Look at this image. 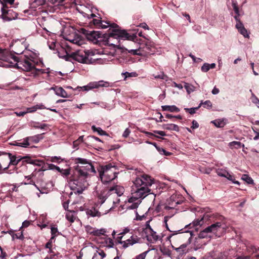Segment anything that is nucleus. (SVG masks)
Here are the masks:
<instances>
[{"label": "nucleus", "mask_w": 259, "mask_h": 259, "mask_svg": "<svg viewBox=\"0 0 259 259\" xmlns=\"http://www.w3.org/2000/svg\"><path fill=\"white\" fill-rule=\"evenodd\" d=\"M112 29H110L108 33L102 34L100 31H89L82 29V33L87 38V41L94 44L100 45V42L105 41L109 46H112L117 48L122 49L126 53L127 52L131 56L130 59L132 63L140 61L143 55L140 48L138 49L128 50L124 47H120V39L129 40L136 41L138 40L137 36L135 34H130L125 30L120 29L116 24L112 25Z\"/></svg>", "instance_id": "f257e3e1"}, {"label": "nucleus", "mask_w": 259, "mask_h": 259, "mask_svg": "<svg viewBox=\"0 0 259 259\" xmlns=\"http://www.w3.org/2000/svg\"><path fill=\"white\" fill-rule=\"evenodd\" d=\"M132 187V194L137 199L144 198L151 192L149 187L154 183V179L148 175L141 173L133 181Z\"/></svg>", "instance_id": "f03ea898"}, {"label": "nucleus", "mask_w": 259, "mask_h": 259, "mask_svg": "<svg viewBox=\"0 0 259 259\" xmlns=\"http://www.w3.org/2000/svg\"><path fill=\"white\" fill-rule=\"evenodd\" d=\"M180 231H175L168 238L172 248L180 252V254H182L184 253L187 246L191 243L192 233L189 231L179 232Z\"/></svg>", "instance_id": "7ed1b4c3"}, {"label": "nucleus", "mask_w": 259, "mask_h": 259, "mask_svg": "<svg viewBox=\"0 0 259 259\" xmlns=\"http://www.w3.org/2000/svg\"><path fill=\"white\" fill-rule=\"evenodd\" d=\"M205 217L208 218L213 223L200 232L198 236L200 238H204L208 236V233H212L216 236L221 233L225 228V218L218 213L205 214Z\"/></svg>", "instance_id": "20e7f679"}, {"label": "nucleus", "mask_w": 259, "mask_h": 259, "mask_svg": "<svg viewBox=\"0 0 259 259\" xmlns=\"http://www.w3.org/2000/svg\"><path fill=\"white\" fill-rule=\"evenodd\" d=\"M89 174L84 170H76L74 172V176L69 182L71 190L75 193L81 194L87 188L88 184L87 178Z\"/></svg>", "instance_id": "39448f33"}, {"label": "nucleus", "mask_w": 259, "mask_h": 259, "mask_svg": "<svg viewBox=\"0 0 259 259\" xmlns=\"http://www.w3.org/2000/svg\"><path fill=\"white\" fill-rule=\"evenodd\" d=\"M95 52L85 49L78 51L69 56L66 57V60L70 59L71 61H76L83 64H101L102 60L95 58Z\"/></svg>", "instance_id": "423d86ee"}, {"label": "nucleus", "mask_w": 259, "mask_h": 259, "mask_svg": "<svg viewBox=\"0 0 259 259\" xmlns=\"http://www.w3.org/2000/svg\"><path fill=\"white\" fill-rule=\"evenodd\" d=\"M100 177L103 183H108L115 179L119 173L117 166L112 163L100 165L98 168Z\"/></svg>", "instance_id": "0eeeda50"}, {"label": "nucleus", "mask_w": 259, "mask_h": 259, "mask_svg": "<svg viewBox=\"0 0 259 259\" xmlns=\"http://www.w3.org/2000/svg\"><path fill=\"white\" fill-rule=\"evenodd\" d=\"M141 240V238L137 235L136 232L132 231L131 233L127 235L117 237L116 241L117 243L121 244L123 248H126L135 244L140 243Z\"/></svg>", "instance_id": "6e6552de"}, {"label": "nucleus", "mask_w": 259, "mask_h": 259, "mask_svg": "<svg viewBox=\"0 0 259 259\" xmlns=\"http://www.w3.org/2000/svg\"><path fill=\"white\" fill-rule=\"evenodd\" d=\"M105 233H106V231L104 229L99 230L95 228L92 235L98 237H100L101 235H103V237L99 238L98 242L103 244V246L108 247H112L114 245L113 240L108 238L107 235H105Z\"/></svg>", "instance_id": "1a4fd4ad"}, {"label": "nucleus", "mask_w": 259, "mask_h": 259, "mask_svg": "<svg viewBox=\"0 0 259 259\" xmlns=\"http://www.w3.org/2000/svg\"><path fill=\"white\" fill-rule=\"evenodd\" d=\"M1 17L6 21H10L17 18L18 14L14 11L11 8H9L6 4L3 5L2 8Z\"/></svg>", "instance_id": "9d476101"}, {"label": "nucleus", "mask_w": 259, "mask_h": 259, "mask_svg": "<svg viewBox=\"0 0 259 259\" xmlns=\"http://www.w3.org/2000/svg\"><path fill=\"white\" fill-rule=\"evenodd\" d=\"M11 153H1L0 152V174L4 172L11 174L13 173L12 169H8V166L3 168V165L5 166L9 164L10 161V156Z\"/></svg>", "instance_id": "9b49d317"}, {"label": "nucleus", "mask_w": 259, "mask_h": 259, "mask_svg": "<svg viewBox=\"0 0 259 259\" xmlns=\"http://www.w3.org/2000/svg\"><path fill=\"white\" fill-rule=\"evenodd\" d=\"M75 163H80L81 164H87L85 166H77L75 170H84L87 171V174H89V172H95V169L92 164L90 160H87L85 158H75L74 159Z\"/></svg>", "instance_id": "f8f14e48"}, {"label": "nucleus", "mask_w": 259, "mask_h": 259, "mask_svg": "<svg viewBox=\"0 0 259 259\" xmlns=\"http://www.w3.org/2000/svg\"><path fill=\"white\" fill-rule=\"evenodd\" d=\"M0 60L11 64L13 63L12 60H14V62H16L14 65H18V63L20 62L18 57L15 56L6 50L1 49H0Z\"/></svg>", "instance_id": "ddd939ff"}, {"label": "nucleus", "mask_w": 259, "mask_h": 259, "mask_svg": "<svg viewBox=\"0 0 259 259\" xmlns=\"http://www.w3.org/2000/svg\"><path fill=\"white\" fill-rule=\"evenodd\" d=\"M134 259H159L157 249H150L136 256Z\"/></svg>", "instance_id": "4468645a"}, {"label": "nucleus", "mask_w": 259, "mask_h": 259, "mask_svg": "<svg viewBox=\"0 0 259 259\" xmlns=\"http://www.w3.org/2000/svg\"><path fill=\"white\" fill-rule=\"evenodd\" d=\"M143 232L148 241L154 243L161 239V236L158 235L152 228L143 229Z\"/></svg>", "instance_id": "2eb2a0df"}, {"label": "nucleus", "mask_w": 259, "mask_h": 259, "mask_svg": "<svg viewBox=\"0 0 259 259\" xmlns=\"http://www.w3.org/2000/svg\"><path fill=\"white\" fill-rule=\"evenodd\" d=\"M8 67H13L19 70H22L26 72H31L34 75H37L40 74H42L44 71L42 69H36L35 66H23L22 68L20 66H7Z\"/></svg>", "instance_id": "dca6fc26"}, {"label": "nucleus", "mask_w": 259, "mask_h": 259, "mask_svg": "<svg viewBox=\"0 0 259 259\" xmlns=\"http://www.w3.org/2000/svg\"><path fill=\"white\" fill-rule=\"evenodd\" d=\"M112 189L110 188L106 187L103 189L99 193H98V198L99 201L97 202L100 205L102 204L110 195H112Z\"/></svg>", "instance_id": "f3484780"}, {"label": "nucleus", "mask_w": 259, "mask_h": 259, "mask_svg": "<svg viewBox=\"0 0 259 259\" xmlns=\"http://www.w3.org/2000/svg\"><path fill=\"white\" fill-rule=\"evenodd\" d=\"M203 259H227V255L224 253L212 251L205 254Z\"/></svg>", "instance_id": "a211bd4d"}, {"label": "nucleus", "mask_w": 259, "mask_h": 259, "mask_svg": "<svg viewBox=\"0 0 259 259\" xmlns=\"http://www.w3.org/2000/svg\"><path fill=\"white\" fill-rule=\"evenodd\" d=\"M109 209L105 211V212H101L97 210L95 207H92L91 209H88L86 211V213L88 215H90L92 217H100L102 214H106L108 212Z\"/></svg>", "instance_id": "6ab92c4d"}, {"label": "nucleus", "mask_w": 259, "mask_h": 259, "mask_svg": "<svg viewBox=\"0 0 259 259\" xmlns=\"http://www.w3.org/2000/svg\"><path fill=\"white\" fill-rule=\"evenodd\" d=\"M51 90H54L55 94L58 96H60L62 98L68 97L67 92L62 87L55 86L54 87H52Z\"/></svg>", "instance_id": "aec40b11"}, {"label": "nucleus", "mask_w": 259, "mask_h": 259, "mask_svg": "<svg viewBox=\"0 0 259 259\" xmlns=\"http://www.w3.org/2000/svg\"><path fill=\"white\" fill-rule=\"evenodd\" d=\"M95 17H96V15L93 13H92L91 15H88V17L89 18H93V19L90 22V23L91 24H93V25H94L95 27L100 28V26L102 25V22L103 21L101 20V18H94Z\"/></svg>", "instance_id": "412c9836"}, {"label": "nucleus", "mask_w": 259, "mask_h": 259, "mask_svg": "<svg viewBox=\"0 0 259 259\" xmlns=\"http://www.w3.org/2000/svg\"><path fill=\"white\" fill-rule=\"evenodd\" d=\"M110 189L112 190V194H116L118 196H121L124 192V189L123 187L117 185L110 187Z\"/></svg>", "instance_id": "4be33fe9"}, {"label": "nucleus", "mask_w": 259, "mask_h": 259, "mask_svg": "<svg viewBox=\"0 0 259 259\" xmlns=\"http://www.w3.org/2000/svg\"><path fill=\"white\" fill-rule=\"evenodd\" d=\"M100 86H104L102 84H98L97 82H90L87 85L82 87H78L77 88H80L83 91H88L94 88H98Z\"/></svg>", "instance_id": "5701e85b"}, {"label": "nucleus", "mask_w": 259, "mask_h": 259, "mask_svg": "<svg viewBox=\"0 0 259 259\" xmlns=\"http://www.w3.org/2000/svg\"><path fill=\"white\" fill-rule=\"evenodd\" d=\"M162 128L163 130H168V131H174L179 132L180 130L179 127L178 125L175 124H164L162 126Z\"/></svg>", "instance_id": "b1692460"}, {"label": "nucleus", "mask_w": 259, "mask_h": 259, "mask_svg": "<svg viewBox=\"0 0 259 259\" xmlns=\"http://www.w3.org/2000/svg\"><path fill=\"white\" fill-rule=\"evenodd\" d=\"M163 111H168L171 112H179L180 109L175 105H164L161 106Z\"/></svg>", "instance_id": "393cba45"}, {"label": "nucleus", "mask_w": 259, "mask_h": 259, "mask_svg": "<svg viewBox=\"0 0 259 259\" xmlns=\"http://www.w3.org/2000/svg\"><path fill=\"white\" fill-rule=\"evenodd\" d=\"M106 256V253L101 249H98L94 253L92 259H103Z\"/></svg>", "instance_id": "a878e982"}, {"label": "nucleus", "mask_w": 259, "mask_h": 259, "mask_svg": "<svg viewBox=\"0 0 259 259\" xmlns=\"http://www.w3.org/2000/svg\"><path fill=\"white\" fill-rule=\"evenodd\" d=\"M226 120L224 119H217L212 121V123L217 127H223L226 124Z\"/></svg>", "instance_id": "bb28decb"}, {"label": "nucleus", "mask_w": 259, "mask_h": 259, "mask_svg": "<svg viewBox=\"0 0 259 259\" xmlns=\"http://www.w3.org/2000/svg\"><path fill=\"white\" fill-rule=\"evenodd\" d=\"M42 134H38L34 136L31 137H27V140H29V142L34 143H37L39 142V141L41 139H42Z\"/></svg>", "instance_id": "cd10ccee"}, {"label": "nucleus", "mask_w": 259, "mask_h": 259, "mask_svg": "<svg viewBox=\"0 0 259 259\" xmlns=\"http://www.w3.org/2000/svg\"><path fill=\"white\" fill-rule=\"evenodd\" d=\"M176 196L172 195L169 200L168 205L170 208H174L177 206L178 204H180L178 201H176Z\"/></svg>", "instance_id": "c85d7f7f"}, {"label": "nucleus", "mask_w": 259, "mask_h": 259, "mask_svg": "<svg viewBox=\"0 0 259 259\" xmlns=\"http://www.w3.org/2000/svg\"><path fill=\"white\" fill-rule=\"evenodd\" d=\"M10 161L9 162V164L8 165V168L10 167L11 165L15 166V167L13 168H16V166L18 164V162L17 161V156L15 155H13L11 154V156H10Z\"/></svg>", "instance_id": "c756f323"}, {"label": "nucleus", "mask_w": 259, "mask_h": 259, "mask_svg": "<svg viewBox=\"0 0 259 259\" xmlns=\"http://www.w3.org/2000/svg\"><path fill=\"white\" fill-rule=\"evenodd\" d=\"M229 146L231 149L236 148L239 149L241 147H244V145L240 142L233 141L229 143Z\"/></svg>", "instance_id": "7c9ffc66"}, {"label": "nucleus", "mask_w": 259, "mask_h": 259, "mask_svg": "<svg viewBox=\"0 0 259 259\" xmlns=\"http://www.w3.org/2000/svg\"><path fill=\"white\" fill-rule=\"evenodd\" d=\"M52 237L51 240L54 239L55 237L60 234L58 232V229L55 225L51 226V228Z\"/></svg>", "instance_id": "2f4dec72"}, {"label": "nucleus", "mask_w": 259, "mask_h": 259, "mask_svg": "<svg viewBox=\"0 0 259 259\" xmlns=\"http://www.w3.org/2000/svg\"><path fill=\"white\" fill-rule=\"evenodd\" d=\"M153 76L156 79H162L167 80L168 77L163 72H161L159 74H153Z\"/></svg>", "instance_id": "473e14b6"}, {"label": "nucleus", "mask_w": 259, "mask_h": 259, "mask_svg": "<svg viewBox=\"0 0 259 259\" xmlns=\"http://www.w3.org/2000/svg\"><path fill=\"white\" fill-rule=\"evenodd\" d=\"M242 180L245 181L247 184H251L253 183V180L248 175L244 174L242 176Z\"/></svg>", "instance_id": "72a5a7b5"}, {"label": "nucleus", "mask_w": 259, "mask_h": 259, "mask_svg": "<svg viewBox=\"0 0 259 259\" xmlns=\"http://www.w3.org/2000/svg\"><path fill=\"white\" fill-rule=\"evenodd\" d=\"M92 129L94 132H97L100 135H106V132L101 129L100 127H96L95 125L92 126Z\"/></svg>", "instance_id": "f704fd0d"}, {"label": "nucleus", "mask_w": 259, "mask_h": 259, "mask_svg": "<svg viewBox=\"0 0 259 259\" xmlns=\"http://www.w3.org/2000/svg\"><path fill=\"white\" fill-rule=\"evenodd\" d=\"M122 75L124 76V80H125L127 77H136L138 76V74L135 72H131V73H129L128 72H125L124 73H122Z\"/></svg>", "instance_id": "c9c22d12"}, {"label": "nucleus", "mask_w": 259, "mask_h": 259, "mask_svg": "<svg viewBox=\"0 0 259 259\" xmlns=\"http://www.w3.org/2000/svg\"><path fill=\"white\" fill-rule=\"evenodd\" d=\"M200 105H199V106L198 107H195V108H185L184 109V110H185V111L186 112H188L190 114H193L195 113L196 111L197 110L200 108Z\"/></svg>", "instance_id": "e433bc0d"}, {"label": "nucleus", "mask_w": 259, "mask_h": 259, "mask_svg": "<svg viewBox=\"0 0 259 259\" xmlns=\"http://www.w3.org/2000/svg\"><path fill=\"white\" fill-rule=\"evenodd\" d=\"M83 136H80L77 140L74 141L73 143L74 148H76L81 143L83 142Z\"/></svg>", "instance_id": "4c0bfd02"}, {"label": "nucleus", "mask_w": 259, "mask_h": 259, "mask_svg": "<svg viewBox=\"0 0 259 259\" xmlns=\"http://www.w3.org/2000/svg\"><path fill=\"white\" fill-rule=\"evenodd\" d=\"M85 40L81 36L78 35V41L77 45L79 46H81L82 48H84L83 46L85 45Z\"/></svg>", "instance_id": "58836bf2"}, {"label": "nucleus", "mask_w": 259, "mask_h": 259, "mask_svg": "<svg viewBox=\"0 0 259 259\" xmlns=\"http://www.w3.org/2000/svg\"><path fill=\"white\" fill-rule=\"evenodd\" d=\"M66 218L68 221H69L71 223H73L74 221V217L71 211L68 212L66 213Z\"/></svg>", "instance_id": "ea45409f"}, {"label": "nucleus", "mask_w": 259, "mask_h": 259, "mask_svg": "<svg viewBox=\"0 0 259 259\" xmlns=\"http://www.w3.org/2000/svg\"><path fill=\"white\" fill-rule=\"evenodd\" d=\"M17 145L24 147H27L29 146L30 143L29 140H27V137L24 139L22 142L18 143Z\"/></svg>", "instance_id": "a19ab883"}, {"label": "nucleus", "mask_w": 259, "mask_h": 259, "mask_svg": "<svg viewBox=\"0 0 259 259\" xmlns=\"http://www.w3.org/2000/svg\"><path fill=\"white\" fill-rule=\"evenodd\" d=\"M238 31L244 36V37H249V35L247 33V29L244 27H242V28L238 30Z\"/></svg>", "instance_id": "79ce46f5"}, {"label": "nucleus", "mask_w": 259, "mask_h": 259, "mask_svg": "<svg viewBox=\"0 0 259 259\" xmlns=\"http://www.w3.org/2000/svg\"><path fill=\"white\" fill-rule=\"evenodd\" d=\"M227 171L223 169H218L217 170V174L218 176L222 177H225Z\"/></svg>", "instance_id": "37998d69"}, {"label": "nucleus", "mask_w": 259, "mask_h": 259, "mask_svg": "<svg viewBox=\"0 0 259 259\" xmlns=\"http://www.w3.org/2000/svg\"><path fill=\"white\" fill-rule=\"evenodd\" d=\"M105 23L106 24H108V25H104V24H103V23H102V25H101V26H100V28H102V29H105V28H107V27H110V28L109 29V30H108L107 32V33H108L109 32V30L111 29H112L113 28L112 27V25H113V24H114V23H110L109 22H105Z\"/></svg>", "instance_id": "c03bdc74"}, {"label": "nucleus", "mask_w": 259, "mask_h": 259, "mask_svg": "<svg viewBox=\"0 0 259 259\" xmlns=\"http://www.w3.org/2000/svg\"><path fill=\"white\" fill-rule=\"evenodd\" d=\"M23 158H24V160L22 161V164H23V163H24V162L32 164H33L34 159H31V157H28V156H25V157H23Z\"/></svg>", "instance_id": "a18cd8bd"}, {"label": "nucleus", "mask_w": 259, "mask_h": 259, "mask_svg": "<svg viewBox=\"0 0 259 259\" xmlns=\"http://www.w3.org/2000/svg\"><path fill=\"white\" fill-rule=\"evenodd\" d=\"M202 104H203L204 108L209 109L212 107V103L209 100H206L203 103H201L200 105H201Z\"/></svg>", "instance_id": "49530a36"}, {"label": "nucleus", "mask_w": 259, "mask_h": 259, "mask_svg": "<svg viewBox=\"0 0 259 259\" xmlns=\"http://www.w3.org/2000/svg\"><path fill=\"white\" fill-rule=\"evenodd\" d=\"M215 66H201V70L203 72H207L208 71L210 68H214Z\"/></svg>", "instance_id": "de8ad7c7"}, {"label": "nucleus", "mask_w": 259, "mask_h": 259, "mask_svg": "<svg viewBox=\"0 0 259 259\" xmlns=\"http://www.w3.org/2000/svg\"><path fill=\"white\" fill-rule=\"evenodd\" d=\"M142 132L144 133L147 136H148L149 137H156L157 138H160V139H163V138H161V137H159L158 136H156L153 133H151V132H147V131H142Z\"/></svg>", "instance_id": "09e8293b"}, {"label": "nucleus", "mask_w": 259, "mask_h": 259, "mask_svg": "<svg viewBox=\"0 0 259 259\" xmlns=\"http://www.w3.org/2000/svg\"><path fill=\"white\" fill-rule=\"evenodd\" d=\"M203 223V219H201L200 220H196L193 222V226L197 227L199 225H201Z\"/></svg>", "instance_id": "8fccbe9b"}, {"label": "nucleus", "mask_w": 259, "mask_h": 259, "mask_svg": "<svg viewBox=\"0 0 259 259\" xmlns=\"http://www.w3.org/2000/svg\"><path fill=\"white\" fill-rule=\"evenodd\" d=\"M44 164V162L42 160H38V159H34L33 165H37L39 166H42Z\"/></svg>", "instance_id": "3c124183"}, {"label": "nucleus", "mask_w": 259, "mask_h": 259, "mask_svg": "<svg viewBox=\"0 0 259 259\" xmlns=\"http://www.w3.org/2000/svg\"><path fill=\"white\" fill-rule=\"evenodd\" d=\"M38 105H36L32 107L27 108V113H32L35 112L38 109Z\"/></svg>", "instance_id": "603ef678"}, {"label": "nucleus", "mask_w": 259, "mask_h": 259, "mask_svg": "<svg viewBox=\"0 0 259 259\" xmlns=\"http://www.w3.org/2000/svg\"><path fill=\"white\" fill-rule=\"evenodd\" d=\"M85 229H86V231L88 233L92 235L95 228H93L92 227H91L90 226H87L85 227Z\"/></svg>", "instance_id": "864d4df0"}, {"label": "nucleus", "mask_w": 259, "mask_h": 259, "mask_svg": "<svg viewBox=\"0 0 259 259\" xmlns=\"http://www.w3.org/2000/svg\"><path fill=\"white\" fill-rule=\"evenodd\" d=\"M46 0H34V3L37 6H42L46 4Z\"/></svg>", "instance_id": "5fc2aeb1"}, {"label": "nucleus", "mask_w": 259, "mask_h": 259, "mask_svg": "<svg viewBox=\"0 0 259 259\" xmlns=\"http://www.w3.org/2000/svg\"><path fill=\"white\" fill-rule=\"evenodd\" d=\"M131 133V130L128 128H126L124 131L122 136L124 138H127Z\"/></svg>", "instance_id": "6e6d98bb"}, {"label": "nucleus", "mask_w": 259, "mask_h": 259, "mask_svg": "<svg viewBox=\"0 0 259 259\" xmlns=\"http://www.w3.org/2000/svg\"><path fill=\"white\" fill-rule=\"evenodd\" d=\"M61 173L64 176H68L70 175V169H62Z\"/></svg>", "instance_id": "4d7b16f0"}, {"label": "nucleus", "mask_w": 259, "mask_h": 259, "mask_svg": "<svg viewBox=\"0 0 259 259\" xmlns=\"http://www.w3.org/2000/svg\"><path fill=\"white\" fill-rule=\"evenodd\" d=\"M15 237L17 239H20L21 240H22L24 238L22 232L17 234H14V237Z\"/></svg>", "instance_id": "13d9d810"}, {"label": "nucleus", "mask_w": 259, "mask_h": 259, "mask_svg": "<svg viewBox=\"0 0 259 259\" xmlns=\"http://www.w3.org/2000/svg\"><path fill=\"white\" fill-rule=\"evenodd\" d=\"M233 7L234 11L235 13H236V14L239 15V8H238V6L236 5V4L235 3H233Z\"/></svg>", "instance_id": "bf43d9fd"}, {"label": "nucleus", "mask_w": 259, "mask_h": 259, "mask_svg": "<svg viewBox=\"0 0 259 259\" xmlns=\"http://www.w3.org/2000/svg\"><path fill=\"white\" fill-rule=\"evenodd\" d=\"M153 132L154 134H158L161 136H165L166 135L165 133L163 131L154 130Z\"/></svg>", "instance_id": "052dcab7"}, {"label": "nucleus", "mask_w": 259, "mask_h": 259, "mask_svg": "<svg viewBox=\"0 0 259 259\" xmlns=\"http://www.w3.org/2000/svg\"><path fill=\"white\" fill-rule=\"evenodd\" d=\"M192 125L191 126L192 128L195 129L199 127V124L196 120H193L192 121Z\"/></svg>", "instance_id": "680f3d73"}, {"label": "nucleus", "mask_w": 259, "mask_h": 259, "mask_svg": "<svg viewBox=\"0 0 259 259\" xmlns=\"http://www.w3.org/2000/svg\"><path fill=\"white\" fill-rule=\"evenodd\" d=\"M190 56L193 59L194 62H195L196 63H199L202 61V60L200 58H197L195 57L193 55H190Z\"/></svg>", "instance_id": "e2e57ef3"}, {"label": "nucleus", "mask_w": 259, "mask_h": 259, "mask_svg": "<svg viewBox=\"0 0 259 259\" xmlns=\"http://www.w3.org/2000/svg\"><path fill=\"white\" fill-rule=\"evenodd\" d=\"M226 176L225 178H226L230 181H233L234 176L230 174H229L228 171L226 173Z\"/></svg>", "instance_id": "0e129e2a"}, {"label": "nucleus", "mask_w": 259, "mask_h": 259, "mask_svg": "<svg viewBox=\"0 0 259 259\" xmlns=\"http://www.w3.org/2000/svg\"><path fill=\"white\" fill-rule=\"evenodd\" d=\"M235 26H236V28L238 30L239 29L242 28V27H243L244 25H243V23L240 21H239V22H237Z\"/></svg>", "instance_id": "69168bd1"}, {"label": "nucleus", "mask_w": 259, "mask_h": 259, "mask_svg": "<svg viewBox=\"0 0 259 259\" xmlns=\"http://www.w3.org/2000/svg\"><path fill=\"white\" fill-rule=\"evenodd\" d=\"M60 157L54 156L51 158V161L53 162H59V160L61 159Z\"/></svg>", "instance_id": "338daca9"}, {"label": "nucleus", "mask_w": 259, "mask_h": 259, "mask_svg": "<svg viewBox=\"0 0 259 259\" xmlns=\"http://www.w3.org/2000/svg\"><path fill=\"white\" fill-rule=\"evenodd\" d=\"M131 232H130V229H127V228H125V229L123 230V231H122V232H121V233H120L119 234V235H120V236H123V235H127L129 233H131Z\"/></svg>", "instance_id": "774afa93"}]
</instances>
